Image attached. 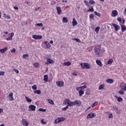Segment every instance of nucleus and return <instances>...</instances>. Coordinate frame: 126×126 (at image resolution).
Masks as SVG:
<instances>
[{
  "instance_id": "f257e3e1",
  "label": "nucleus",
  "mask_w": 126,
  "mask_h": 126,
  "mask_svg": "<svg viewBox=\"0 0 126 126\" xmlns=\"http://www.w3.org/2000/svg\"><path fill=\"white\" fill-rule=\"evenodd\" d=\"M94 51L95 54L94 56L95 57H101V46H97L94 47Z\"/></svg>"
},
{
  "instance_id": "f03ea898",
  "label": "nucleus",
  "mask_w": 126,
  "mask_h": 126,
  "mask_svg": "<svg viewBox=\"0 0 126 126\" xmlns=\"http://www.w3.org/2000/svg\"><path fill=\"white\" fill-rule=\"evenodd\" d=\"M81 66H82V69H84V68H87V69H90L91 68V66L89 63H81Z\"/></svg>"
},
{
  "instance_id": "7ed1b4c3",
  "label": "nucleus",
  "mask_w": 126,
  "mask_h": 126,
  "mask_svg": "<svg viewBox=\"0 0 126 126\" xmlns=\"http://www.w3.org/2000/svg\"><path fill=\"white\" fill-rule=\"evenodd\" d=\"M73 106H81V101L80 100H76L72 102Z\"/></svg>"
},
{
  "instance_id": "20e7f679",
  "label": "nucleus",
  "mask_w": 126,
  "mask_h": 126,
  "mask_svg": "<svg viewBox=\"0 0 126 126\" xmlns=\"http://www.w3.org/2000/svg\"><path fill=\"white\" fill-rule=\"evenodd\" d=\"M65 104H67V106H68V107H72L73 105H72V103L73 102L70 101V100L67 99L66 100H65L64 101Z\"/></svg>"
},
{
  "instance_id": "39448f33",
  "label": "nucleus",
  "mask_w": 126,
  "mask_h": 126,
  "mask_svg": "<svg viewBox=\"0 0 126 126\" xmlns=\"http://www.w3.org/2000/svg\"><path fill=\"white\" fill-rule=\"evenodd\" d=\"M95 117H96V114L91 113L87 115V119H92V118H94Z\"/></svg>"
},
{
  "instance_id": "423d86ee",
  "label": "nucleus",
  "mask_w": 126,
  "mask_h": 126,
  "mask_svg": "<svg viewBox=\"0 0 126 126\" xmlns=\"http://www.w3.org/2000/svg\"><path fill=\"white\" fill-rule=\"evenodd\" d=\"M64 121V118H58L56 120H55V124H59V123H62V122H63Z\"/></svg>"
},
{
  "instance_id": "0eeeda50",
  "label": "nucleus",
  "mask_w": 126,
  "mask_h": 126,
  "mask_svg": "<svg viewBox=\"0 0 126 126\" xmlns=\"http://www.w3.org/2000/svg\"><path fill=\"white\" fill-rule=\"evenodd\" d=\"M120 88L122 90H123V91H126V84L122 83L120 85Z\"/></svg>"
},
{
  "instance_id": "6e6552de",
  "label": "nucleus",
  "mask_w": 126,
  "mask_h": 126,
  "mask_svg": "<svg viewBox=\"0 0 126 126\" xmlns=\"http://www.w3.org/2000/svg\"><path fill=\"white\" fill-rule=\"evenodd\" d=\"M29 108V109H29V111L30 112H31V111H36V106L34 105H30Z\"/></svg>"
},
{
  "instance_id": "1a4fd4ad",
  "label": "nucleus",
  "mask_w": 126,
  "mask_h": 126,
  "mask_svg": "<svg viewBox=\"0 0 126 126\" xmlns=\"http://www.w3.org/2000/svg\"><path fill=\"white\" fill-rule=\"evenodd\" d=\"M32 38L35 40H41L43 37L41 35H32Z\"/></svg>"
},
{
  "instance_id": "9d476101",
  "label": "nucleus",
  "mask_w": 126,
  "mask_h": 126,
  "mask_svg": "<svg viewBox=\"0 0 126 126\" xmlns=\"http://www.w3.org/2000/svg\"><path fill=\"white\" fill-rule=\"evenodd\" d=\"M112 26H113V27H114V29H115V31H118L120 30V29H121V27H120V26H119L116 24H112Z\"/></svg>"
},
{
  "instance_id": "9b49d317",
  "label": "nucleus",
  "mask_w": 126,
  "mask_h": 126,
  "mask_svg": "<svg viewBox=\"0 0 126 126\" xmlns=\"http://www.w3.org/2000/svg\"><path fill=\"white\" fill-rule=\"evenodd\" d=\"M118 15V11L116 10H114L112 11V14H111V16L112 17H116Z\"/></svg>"
},
{
  "instance_id": "f8f14e48",
  "label": "nucleus",
  "mask_w": 126,
  "mask_h": 126,
  "mask_svg": "<svg viewBox=\"0 0 126 126\" xmlns=\"http://www.w3.org/2000/svg\"><path fill=\"white\" fill-rule=\"evenodd\" d=\"M57 86H59V87H63V86L64 83L63 81H59L56 83Z\"/></svg>"
},
{
  "instance_id": "ddd939ff",
  "label": "nucleus",
  "mask_w": 126,
  "mask_h": 126,
  "mask_svg": "<svg viewBox=\"0 0 126 126\" xmlns=\"http://www.w3.org/2000/svg\"><path fill=\"white\" fill-rule=\"evenodd\" d=\"M10 35V36H9L8 38L6 39L7 41H10L12 40V37L14 36V33L13 32L11 33L9 35Z\"/></svg>"
},
{
  "instance_id": "4468645a",
  "label": "nucleus",
  "mask_w": 126,
  "mask_h": 126,
  "mask_svg": "<svg viewBox=\"0 0 126 126\" xmlns=\"http://www.w3.org/2000/svg\"><path fill=\"white\" fill-rule=\"evenodd\" d=\"M22 123L23 124V126H28V125H29V123H28L25 119H23Z\"/></svg>"
},
{
  "instance_id": "2eb2a0df",
  "label": "nucleus",
  "mask_w": 126,
  "mask_h": 126,
  "mask_svg": "<svg viewBox=\"0 0 126 126\" xmlns=\"http://www.w3.org/2000/svg\"><path fill=\"white\" fill-rule=\"evenodd\" d=\"M56 9L57 11V14H61L62 13V8L60 6H57L56 7Z\"/></svg>"
},
{
  "instance_id": "dca6fc26",
  "label": "nucleus",
  "mask_w": 126,
  "mask_h": 126,
  "mask_svg": "<svg viewBox=\"0 0 126 126\" xmlns=\"http://www.w3.org/2000/svg\"><path fill=\"white\" fill-rule=\"evenodd\" d=\"M95 62L97 64L99 65V66H103V64H102L101 60H96Z\"/></svg>"
},
{
  "instance_id": "f3484780",
  "label": "nucleus",
  "mask_w": 126,
  "mask_h": 126,
  "mask_svg": "<svg viewBox=\"0 0 126 126\" xmlns=\"http://www.w3.org/2000/svg\"><path fill=\"white\" fill-rule=\"evenodd\" d=\"M63 65L65 66H69V65H71V63L70 62H65L63 63Z\"/></svg>"
},
{
  "instance_id": "a211bd4d",
  "label": "nucleus",
  "mask_w": 126,
  "mask_h": 126,
  "mask_svg": "<svg viewBox=\"0 0 126 126\" xmlns=\"http://www.w3.org/2000/svg\"><path fill=\"white\" fill-rule=\"evenodd\" d=\"M62 21L63 23H67L68 22V19L67 17H63Z\"/></svg>"
},
{
  "instance_id": "6ab92c4d",
  "label": "nucleus",
  "mask_w": 126,
  "mask_h": 126,
  "mask_svg": "<svg viewBox=\"0 0 126 126\" xmlns=\"http://www.w3.org/2000/svg\"><path fill=\"white\" fill-rule=\"evenodd\" d=\"M76 25H77V22L76 21V20H75V18H73L72 22V26H76Z\"/></svg>"
},
{
  "instance_id": "aec40b11",
  "label": "nucleus",
  "mask_w": 126,
  "mask_h": 126,
  "mask_svg": "<svg viewBox=\"0 0 126 126\" xmlns=\"http://www.w3.org/2000/svg\"><path fill=\"white\" fill-rule=\"evenodd\" d=\"M8 96L10 97V100H13V94L12 93H10L9 94Z\"/></svg>"
},
{
  "instance_id": "412c9836",
  "label": "nucleus",
  "mask_w": 126,
  "mask_h": 126,
  "mask_svg": "<svg viewBox=\"0 0 126 126\" xmlns=\"http://www.w3.org/2000/svg\"><path fill=\"white\" fill-rule=\"evenodd\" d=\"M44 44L46 45V48L47 49H49V48H50V47H51V44H50V43H49L48 41L44 42Z\"/></svg>"
},
{
  "instance_id": "4be33fe9",
  "label": "nucleus",
  "mask_w": 126,
  "mask_h": 126,
  "mask_svg": "<svg viewBox=\"0 0 126 126\" xmlns=\"http://www.w3.org/2000/svg\"><path fill=\"white\" fill-rule=\"evenodd\" d=\"M107 83H109L110 84H112L113 82H114V80L111 79H108L106 80Z\"/></svg>"
},
{
  "instance_id": "5701e85b",
  "label": "nucleus",
  "mask_w": 126,
  "mask_h": 126,
  "mask_svg": "<svg viewBox=\"0 0 126 126\" xmlns=\"http://www.w3.org/2000/svg\"><path fill=\"white\" fill-rule=\"evenodd\" d=\"M49 78V77L48 76V75H44V79L43 80L45 82H48V79Z\"/></svg>"
},
{
  "instance_id": "b1692460",
  "label": "nucleus",
  "mask_w": 126,
  "mask_h": 126,
  "mask_svg": "<svg viewBox=\"0 0 126 126\" xmlns=\"http://www.w3.org/2000/svg\"><path fill=\"white\" fill-rule=\"evenodd\" d=\"M7 50V47H5L3 49H0V52L2 54H3V53H5V52H6Z\"/></svg>"
},
{
  "instance_id": "393cba45",
  "label": "nucleus",
  "mask_w": 126,
  "mask_h": 126,
  "mask_svg": "<svg viewBox=\"0 0 126 126\" xmlns=\"http://www.w3.org/2000/svg\"><path fill=\"white\" fill-rule=\"evenodd\" d=\"M121 30L122 32H125L126 30V27L125 25L121 26Z\"/></svg>"
},
{
  "instance_id": "a878e982",
  "label": "nucleus",
  "mask_w": 126,
  "mask_h": 126,
  "mask_svg": "<svg viewBox=\"0 0 126 126\" xmlns=\"http://www.w3.org/2000/svg\"><path fill=\"white\" fill-rule=\"evenodd\" d=\"M25 99L26 101L28 102V103H31V102H32V99L29 98V97H28V96H26Z\"/></svg>"
},
{
  "instance_id": "bb28decb",
  "label": "nucleus",
  "mask_w": 126,
  "mask_h": 126,
  "mask_svg": "<svg viewBox=\"0 0 126 126\" xmlns=\"http://www.w3.org/2000/svg\"><path fill=\"white\" fill-rule=\"evenodd\" d=\"M89 12H93L94 11V9L93 8V6H91L90 7H89V10H88Z\"/></svg>"
},
{
  "instance_id": "cd10ccee",
  "label": "nucleus",
  "mask_w": 126,
  "mask_h": 126,
  "mask_svg": "<svg viewBox=\"0 0 126 126\" xmlns=\"http://www.w3.org/2000/svg\"><path fill=\"white\" fill-rule=\"evenodd\" d=\"M79 94V96L80 97H81V96H82L83 94H84V91H82V90H80L78 92Z\"/></svg>"
},
{
  "instance_id": "c85d7f7f",
  "label": "nucleus",
  "mask_w": 126,
  "mask_h": 126,
  "mask_svg": "<svg viewBox=\"0 0 126 126\" xmlns=\"http://www.w3.org/2000/svg\"><path fill=\"white\" fill-rule=\"evenodd\" d=\"M47 62H48V63H54V61L51 59H48Z\"/></svg>"
},
{
  "instance_id": "c756f323",
  "label": "nucleus",
  "mask_w": 126,
  "mask_h": 126,
  "mask_svg": "<svg viewBox=\"0 0 126 126\" xmlns=\"http://www.w3.org/2000/svg\"><path fill=\"white\" fill-rule=\"evenodd\" d=\"M100 30V27H97L95 30L94 31L96 32L97 34H98V32H99V31Z\"/></svg>"
},
{
  "instance_id": "7c9ffc66",
  "label": "nucleus",
  "mask_w": 126,
  "mask_h": 126,
  "mask_svg": "<svg viewBox=\"0 0 126 126\" xmlns=\"http://www.w3.org/2000/svg\"><path fill=\"white\" fill-rule=\"evenodd\" d=\"M104 86H105V85L104 84L100 85L98 87L99 90H102V89H104Z\"/></svg>"
},
{
  "instance_id": "2f4dec72",
  "label": "nucleus",
  "mask_w": 126,
  "mask_h": 126,
  "mask_svg": "<svg viewBox=\"0 0 126 126\" xmlns=\"http://www.w3.org/2000/svg\"><path fill=\"white\" fill-rule=\"evenodd\" d=\"M48 102L49 103V104H51V105H54V101L52 99H48Z\"/></svg>"
},
{
  "instance_id": "473e14b6",
  "label": "nucleus",
  "mask_w": 126,
  "mask_h": 126,
  "mask_svg": "<svg viewBox=\"0 0 126 126\" xmlns=\"http://www.w3.org/2000/svg\"><path fill=\"white\" fill-rule=\"evenodd\" d=\"M113 62H114V60L113 59H110L107 62V64H111V63H113Z\"/></svg>"
},
{
  "instance_id": "72a5a7b5",
  "label": "nucleus",
  "mask_w": 126,
  "mask_h": 126,
  "mask_svg": "<svg viewBox=\"0 0 126 126\" xmlns=\"http://www.w3.org/2000/svg\"><path fill=\"white\" fill-rule=\"evenodd\" d=\"M35 26H39V27H43V25L42 23L36 24Z\"/></svg>"
},
{
  "instance_id": "f704fd0d",
  "label": "nucleus",
  "mask_w": 126,
  "mask_h": 126,
  "mask_svg": "<svg viewBox=\"0 0 126 126\" xmlns=\"http://www.w3.org/2000/svg\"><path fill=\"white\" fill-rule=\"evenodd\" d=\"M118 93L120 94V95H124V94H125L124 90H120L119 91H118Z\"/></svg>"
},
{
  "instance_id": "c9c22d12",
  "label": "nucleus",
  "mask_w": 126,
  "mask_h": 126,
  "mask_svg": "<svg viewBox=\"0 0 126 126\" xmlns=\"http://www.w3.org/2000/svg\"><path fill=\"white\" fill-rule=\"evenodd\" d=\"M94 13L95 15H96V16H98V17H100V16H101V14H100L99 13H97V11H94Z\"/></svg>"
},
{
  "instance_id": "e433bc0d",
  "label": "nucleus",
  "mask_w": 126,
  "mask_h": 126,
  "mask_svg": "<svg viewBox=\"0 0 126 126\" xmlns=\"http://www.w3.org/2000/svg\"><path fill=\"white\" fill-rule=\"evenodd\" d=\"M29 57V55L28 54H24L23 55V59H27Z\"/></svg>"
},
{
  "instance_id": "4c0bfd02",
  "label": "nucleus",
  "mask_w": 126,
  "mask_h": 126,
  "mask_svg": "<svg viewBox=\"0 0 126 126\" xmlns=\"http://www.w3.org/2000/svg\"><path fill=\"white\" fill-rule=\"evenodd\" d=\"M32 89H33V90H37V85H34L33 86H32Z\"/></svg>"
},
{
  "instance_id": "58836bf2",
  "label": "nucleus",
  "mask_w": 126,
  "mask_h": 126,
  "mask_svg": "<svg viewBox=\"0 0 126 126\" xmlns=\"http://www.w3.org/2000/svg\"><path fill=\"white\" fill-rule=\"evenodd\" d=\"M34 93H35V94H41V91L40 90H36L34 92Z\"/></svg>"
},
{
  "instance_id": "ea45409f",
  "label": "nucleus",
  "mask_w": 126,
  "mask_h": 126,
  "mask_svg": "<svg viewBox=\"0 0 126 126\" xmlns=\"http://www.w3.org/2000/svg\"><path fill=\"white\" fill-rule=\"evenodd\" d=\"M97 104H98V102L95 101L94 103L92 105V108H93V107H95V106H97Z\"/></svg>"
},
{
  "instance_id": "a19ab883",
  "label": "nucleus",
  "mask_w": 126,
  "mask_h": 126,
  "mask_svg": "<svg viewBox=\"0 0 126 126\" xmlns=\"http://www.w3.org/2000/svg\"><path fill=\"white\" fill-rule=\"evenodd\" d=\"M80 89H85L86 88H87V86L85 85L83 86L79 87Z\"/></svg>"
},
{
  "instance_id": "79ce46f5",
  "label": "nucleus",
  "mask_w": 126,
  "mask_h": 126,
  "mask_svg": "<svg viewBox=\"0 0 126 126\" xmlns=\"http://www.w3.org/2000/svg\"><path fill=\"white\" fill-rule=\"evenodd\" d=\"M68 108V106H66L65 107L62 108V111H66Z\"/></svg>"
},
{
  "instance_id": "37998d69",
  "label": "nucleus",
  "mask_w": 126,
  "mask_h": 126,
  "mask_svg": "<svg viewBox=\"0 0 126 126\" xmlns=\"http://www.w3.org/2000/svg\"><path fill=\"white\" fill-rule=\"evenodd\" d=\"M89 3H90L91 4H95V1L93 0H90L89 1Z\"/></svg>"
},
{
  "instance_id": "c03bdc74",
  "label": "nucleus",
  "mask_w": 126,
  "mask_h": 126,
  "mask_svg": "<svg viewBox=\"0 0 126 126\" xmlns=\"http://www.w3.org/2000/svg\"><path fill=\"white\" fill-rule=\"evenodd\" d=\"M123 98H122V97H118V98H117V101H118V102H122V101H123Z\"/></svg>"
},
{
  "instance_id": "a18cd8bd",
  "label": "nucleus",
  "mask_w": 126,
  "mask_h": 126,
  "mask_svg": "<svg viewBox=\"0 0 126 126\" xmlns=\"http://www.w3.org/2000/svg\"><path fill=\"white\" fill-rule=\"evenodd\" d=\"M38 111H39V112H46V109H44L43 108H39L38 109Z\"/></svg>"
},
{
  "instance_id": "49530a36",
  "label": "nucleus",
  "mask_w": 126,
  "mask_h": 126,
  "mask_svg": "<svg viewBox=\"0 0 126 126\" xmlns=\"http://www.w3.org/2000/svg\"><path fill=\"white\" fill-rule=\"evenodd\" d=\"M33 65L35 67H38V66H39V63H34Z\"/></svg>"
},
{
  "instance_id": "de8ad7c7",
  "label": "nucleus",
  "mask_w": 126,
  "mask_h": 126,
  "mask_svg": "<svg viewBox=\"0 0 126 126\" xmlns=\"http://www.w3.org/2000/svg\"><path fill=\"white\" fill-rule=\"evenodd\" d=\"M90 18H91V19H94V15L91 14L90 15Z\"/></svg>"
},
{
  "instance_id": "09e8293b",
  "label": "nucleus",
  "mask_w": 126,
  "mask_h": 126,
  "mask_svg": "<svg viewBox=\"0 0 126 126\" xmlns=\"http://www.w3.org/2000/svg\"><path fill=\"white\" fill-rule=\"evenodd\" d=\"M5 18H7V19H10V15H5L4 16Z\"/></svg>"
},
{
  "instance_id": "8fccbe9b",
  "label": "nucleus",
  "mask_w": 126,
  "mask_h": 126,
  "mask_svg": "<svg viewBox=\"0 0 126 126\" xmlns=\"http://www.w3.org/2000/svg\"><path fill=\"white\" fill-rule=\"evenodd\" d=\"M84 2L86 4V5H87V6H89V5L88 4V1L85 0H84Z\"/></svg>"
},
{
  "instance_id": "3c124183",
  "label": "nucleus",
  "mask_w": 126,
  "mask_h": 126,
  "mask_svg": "<svg viewBox=\"0 0 126 126\" xmlns=\"http://www.w3.org/2000/svg\"><path fill=\"white\" fill-rule=\"evenodd\" d=\"M74 41H76L78 43H80V40L78 38H74Z\"/></svg>"
},
{
  "instance_id": "603ef678",
  "label": "nucleus",
  "mask_w": 126,
  "mask_h": 126,
  "mask_svg": "<svg viewBox=\"0 0 126 126\" xmlns=\"http://www.w3.org/2000/svg\"><path fill=\"white\" fill-rule=\"evenodd\" d=\"M13 70L17 74L19 73V71L17 69H13Z\"/></svg>"
},
{
  "instance_id": "864d4df0",
  "label": "nucleus",
  "mask_w": 126,
  "mask_h": 126,
  "mask_svg": "<svg viewBox=\"0 0 126 126\" xmlns=\"http://www.w3.org/2000/svg\"><path fill=\"white\" fill-rule=\"evenodd\" d=\"M108 118L109 119H111L112 118H113V114L111 113L109 115Z\"/></svg>"
},
{
  "instance_id": "5fc2aeb1",
  "label": "nucleus",
  "mask_w": 126,
  "mask_h": 126,
  "mask_svg": "<svg viewBox=\"0 0 126 126\" xmlns=\"http://www.w3.org/2000/svg\"><path fill=\"white\" fill-rule=\"evenodd\" d=\"M113 108H114V110L118 111V107L114 106Z\"/></svg>"
},
{
  "instance_id": "6e6d98bb",
  "label": "nucleus",
  "mask_w": 126,
  "mask_h": 126,
  "mask_svg": "<svg viewBox=\"0 0 126 126\" xmlns=\"http://www.w3.org/2000/svg\"><path fill=\"white\" fill-rule=\"evenodd\" d=\"M0 75H4V71H0Z\"/></svg>"
},
{
  "instance_id": "4d7b16f0",
  "label": "nucleus",
  "mask_w": 126,
  "mask_h": 126,
  "mask_svg": "<svg viewBox=\"0 0 126 126\" xmlns=\"http://www.w3.org/2000/svg\"><path fill=\"white\" fill-rule=\"evenodd\" d=\"M16 51V49L15 48H13L11 51V53H15V51Z\"/></svg>"
},
{
  "instance_id": "13d9d810",
  "label": "nucleus",
  "mask_w": 126,
  "mask_h": 126,
  "mask_svg": "<svg viewBox=\"0 0 126 126\" xmlns=\"http://www.w3.org/2000/svg\"><path fill=\"white\" fill-rule=\"evenodd\" d=\"M117 20H118V21H119V22H122V19L120 17L118 18Z\"/></svg>"
},
{
  "instance_id": "bf43d9fd",
  "label": "nucleus",
  "mask_w": 126,
  "mask_h": 126,
  "mask_svg": "<svg viewBox=\"0 0 126 126\" xmlns=\"http://www.w3.org/2000/svg\"><path fill=\"white\" fill-rule=\"evenodd\" d=\"M41 124H42V125H45L46 123L44 122V119L41 120Z\"/></svg>"
},
{
  "instance_id": "052dcab7",
  "label": "nucleus",
  "mask_w": 126,
  "mask_h": 126,
  "mask_svg": "<svg viewBox=\"0 0 126 126\" xmlns=\"http://www.w3.org/2000/svg\"><path fill=\"white\" fill-rule=\"evenodd\" d=\"M14 9L15 10H18V7L14 6Z\"/></svg>"
},
{
  "instance_id": "680f3d73",
  "label": "nucleus",
  "mask_w": 126,
  "mask_h": 126,
  "mask_svg": "<svg viewBox=\"0 0 126 126\" xmlns=\"http://www.w3.org/2000/svg\"><path fill=\"white\" fill-rule=\"evenodd\" d=\"M91 109V107H89L87 109H86V112H87L88 110H90Z\"/></svg>"
},
{
  "instance_id": "e2e57ef3",
  "label": "nucleus",
  "mask_w": 126,
  "mask_h": 126,
  "mask_svg": "<svg viewBox=\"0 0 126 126\" xmlns=\"http://www.w3.org/2000/svg\"><path fill=\"white\" fill-rule=\"evenodd\" d=\"M79 89H80V88L79 87H77L76 88L77 91H79Z\"/></svg>"
},
{
  "instance_id": "0e129e2a",
  "label": "nucleus",
  "mask_w": 126,
  "mask_h": 126,
  "mask_svg": "<svg viewBox=\"0 0 126 126\" xmlns=\"http://www.w3.org/2000/svg\"><path fill=\"white\" fill-rule=\"evenodd\" d=\"M86 94L87 95H90V93L88 92H86Z\"/></svg>"
},
{
  "instance_id": "69168bd1",
  "label": "nucleus",
  "mask_w": 126,
  "mask_h": 126,
  "mask_svg": "<svg viewBox=\"0 0 126 126\" xmlns=\"http://www.w3.org/2000/svg\"><path fill=\"white\" fill-rule=\"evenodd\" d=\"M50 43L51 44H53V43H54V41H53V40H51V41H50Z\"/></svg>"
},
{
  "instance_id": "338daca9",
  "label": "nucleus",
  "mask_w": 126,
  "mask_h": 126,
  "mask_svg": "<svg viewBox=\"0 0 126 126\" xmlns=\"http://www.w3.org/2000/svg\"><path fill=\"white\" fill-rule=\"evenodd\" d=\"M4 33H5V34H8V32H4Z\"/></svg>"
},
{
  "instance_id": "774afa93",
  "label": "nucleus",
  "mask_w": 126,
  "mask_h": 126,
  "mask_svg": "<svg viewBox=\"0 0 126 126\" xmlns=\"http://www.w3.org/2000/svg\"><path fill=\"white\" fill-rule=\"evenodd\" d=\"M126 8H125V9L124 14H126Z\"/></svg>"
}]
</instances>
